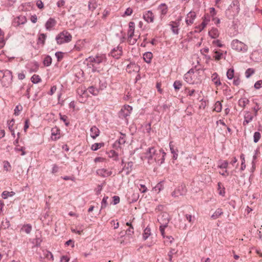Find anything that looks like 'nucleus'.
Masks as SVG:
<instances>
[{"instance_id": "43", "label": "nucleus", "mask_w": 262, "mask_h": 262, "mask_svg": "<svg viewBox=\"0 0 262 262\" xmlns=\"http://www.w3.org/2000/svg\"><path fill=\"white\" fill-rule=\"evenodd\" d=\"M3 164H4V169L6 171H9L11 170V166L8 161H5L3 162Z\"/></svg>"}, {"instance_id": "59", "label": "nucleus", "mask_w": 262, "mask_h": 262, "mask_svg": "<svg viewBox=\"0 0 262 262\" xmlns=\"http://www.w3.org/2000/svg\"><path fill=\"white\" fill-rule=\"evenodd\" d=\"M163 189V185L162 182L159 183L155 187L156 191L158 190L160 191L161 190Z\"/></svg>"}, {"instance_id": "21", "label": "nucleus", "mask_w": 262, "mask_h": 262, "mask_svg": "<svg viewBox=\"0 0 262 262\" xmlns=\"http://www.w3.org/2000/svg\"><path fill=\"white\" fill-rule=\"evenodd\" d=\"M56 25V21L52 18H49L46 23V29L50 30Z\"/></svg>"}, {"instance_id": "62", "label": "nucleus", "mask_w": 262, "mask_h": 262, "mask_svg": "<svg viewBox=\"0 0 262 262\" xmlns=\"http://www.w3.org/2000/svg\"><path fill=\"white\" fill-rule=\"evenodd\" d=\"M228 166V162L227 161H224L219 167L220 168H226Z\"/></svg>"}, {"instance_id": "33", "label": "nucleus", "mask_w": 262, "mask_h": 262, "mask_svg": "<svg viewBox=\"0 0 262 262\" xmlns=\"http://www.w3.org/2000/svg\"><path fill=\"white\" fill-rule=\"evenodd\" d=\"M151 234V230L150 228L147 227L144 230L143 233V238L144 240H146Z\"/></svg>"}, {"instance_id": "38", "label": "nucleus", "mask_w": 262, "mask_h": 262, "mask_svg": "<svg viewBox=\"0 0 262 262\" xmlns=\"http://www.w3.org/2000/svg\"><path fill=\"white\" fill-rule=\"evenodd\" d=\"M222 104H221V102L219 101L216 102V103H215V105H214V111H216V112H221L222 111Z\"/></svg>"}, {"instance_id": "53", "label": "nucleus", "mask_w": 262, "mask_h": 262, "mask_svg": "<svg viewBox=\"0 0 262 262\" xmlns=\"http://www.w3.org/2000/svg\"><path fill=\"white\" fill-rule=\"evenodd\" d=\"M169 147L171 154H173L174 152H178V150L177 149H174V145L172 144V141L169 143Z\"/></svg>"}, {"instance_id": "20", "label": "nucleus", "mask_w": 262, "mask_h": 262, "mask_svg": "<svg viewBox=\"0 0 262 262\" xmlns=\"http://www.w3.org/2000/svg\"><path fill=\"white\" fill-rule=\"evenodd\" d=\"M253 116L249 112H246L244 116V121L243 122V125H246L253 119Z\"/></svg>"}, {"instance_id": "10", "label": "nucleus", "mask_w": 262, "mask_h": 262, "mask_svg": "<svg viewBox=\"0 0 262 262\" xmlns=\"http://www.w3.org/2000/svg\"><path fill=\"white\" fill-rule=\"evenodd\" d=\"M143 18L147 23H152L154 22L155 15L151 10H147L143 13Z\"/></svg>"}, {"instance_id": "58", "label": "nucleus", "mask_w": 262, "mask_h": 262, "mask_svg": "<svg viewBox=\"0 0 262 262\" xmlns=\"http://www.w3.org/2000/svg\"><path fill=\"white\" fill-rule=\"evenodd\" d=\"M212 44L214 45L219 47H222L223 45L221 43L220 40H214L212 41Z\"/></svg>"}, {"instance_id": "32", "label": "nucleus", "mask_w": 262, "mask_h": 262, "mask_svg": "<svg viewBox=\"0 0 262 262\" xmlns=\"http://www.w3.org/2000/svg\"><path fill=\"white\" fill-rule=\"evenodd\" d=\"M15 193L13 191H4L2 194V196L4 199H6L8 197H12L15 195Z\"/></svg>"}, {"instance_id": "49", "label": "nucleus", "mask_w": 262, "mask_h": 262, "mask_svg": "<svg viewBox=\"0 0 262 262\" xmlns=\"http://www.w3.org/2000/svg\"><path fill=\"white\" fill-rule=\"evenodd\" d=\"M180 189V187H179L177 189H176L174 191L172 192V196L173 197H178L179 195H183V193H178V191H179Z\"/></svg>"}, {"instance_id": "56", "label": "nucleus", "mask_w": 262, "mask_h": 262, "mask_svg": "<svg viewBox=\"0 0 262 262\" xmlns=\"http://www.w3.org/2000/svg\"><path fill=\"white\" fill-rule=\"evenodd\" d=\"M256 106L253 108V110L254 112V116L257 115V112L260 109L259 104L257 103H255Z\"/></svg>"}, {"instance_id": "54", "label": "nucleus", "mask_w": 262, "mask_h": 262, "mask_svg": "<svg viewBox=\"0 0 262 262\" xmlns=\"http://www.w3.org/2000/svg\"><path fill=\"white\" fill-rule=\"evenodd\" d=\"M67 116L62 115L60 114V119L65 123L66 126H68L69 124V122L67 121Z\"/></svg>"}, {"instance_id": "16", "label": "nucleus", "mask_w": 262, "mask_h": 262, "mask_svg": "<svg viewBox=\"0 0 262 262\" xmlns=\"http://www.w3.org/2000/svg\"><path fill=\"white\" fill-rule=\"evenodd\" d=\"M135 31V23L134 22H129V30L128 31V41L131 43V39L134 35Z\"/></svg>"}, {"instance_id": "50", "label": "nucleus", "mask_w": 262, "mask_h": 262, "mask_svg": "<svg viewBox=\"0 0 262 262\" xmlns=\"http://www.w3.org/2000/svg\"><path fill=\"white\" fill-rule=\"evenodd\" d=\"M55 56L56 57L58 61H60L61 60V59L63 58V53L61 52H57L55 53Z\"/></svg>"}, {"instance_id": "41", "label": "nucleus", "mask_w": 262, "mask_h": 262, "mask_svg": "<svg viewBox=\"0 0 262 262\" xmlns=\"http://www.w3.org/2000/svg\"><path fill=\"white\" fill-rule=\"evenodd\" d=\"M255 72V70L252 68L248 69L245 72V76L246 78H249Z\"/></svg>"}, {"instance_id": "1", "label": "nucleus", "mask_w": 262, "mask_h": 262, "mask_svg": "<svg viewBox=\"0 0 262 262\" xmlns=\"http://www.w3.org/2000/svg\"><path fill=\"white\" fill-rule=\"evenodd\" d=\"M144 155L145 159L147 160L148 163L156 162L160 165L164 162L166 153L162 149L157 150L155 147H150L146 150Z\"/></svg>"}, {"instance_id": "22", "label": "nucleus", "mask_w": 262, "mask_h": 262, "mask_svg": "<svg viewBox=\"0 0 262 262\" xmlns=\"http://www.w3.org/2000/svg\"><path fill=\"white\" fill-rule=\"evenodd\" d=\"M209 35L212 38H216L219 36V31L217 29L212 28L208 32Z\"/></svg>"}, {"instance_id": "12", "label": "nucleus", "mask_w": 262, "mask_h": 262, "mask_svg": "<svg viewBox=\"0 0 262 262\" xmlns=\"http://www.w3.org/2000/svg\"><path fill=\"white\" fill-rule=\"evenodd\" d=\"M27 22V18L26 16L20 15L16 17L13 22V25L15 26H18L20 25H24Z\"/></svg>"}, {"instance_id": "31", "label": "nucleus", "mask_w": 262, "mask_h": 262, "mask_svg": "<svg viewBox=\"0 0 262 262\" xmlns=\"http://www.w3.org/2000/svg\"><path fill=\"white\" fill-rule=\"evenodd\" d=\"M223 214V212L222 209L221 208H218L216 210L214 213L211 215V218L213 220H215L217 219L219 216Z\"/></svg>"}, {"instance_id": "11", "label": "nucleus", "mask_w": 262, "mask_h": 262, "mask_svg": "<svg viewBox=\"0 0 262 262\" xmlns=\"http://www.w3.org/2000/svg\"><path fill=\"white\" fill-rule=\"evenodd\" d=\"M126 70L129 73L132 72L138 73L139 72L140 67L135 63H130L127 65Z\"/></svg>"}, {"instance_id": "35", "label": "nucleus", "mask_w": 262, "mask_h": 262, "mask_svg": "<svg viewBox=\"0 0 262 262\" xmlns=\"http://www.w3.org/2000/svg\"><path fill=\"white\" fill-rule=\"evenodd\" d=\"M121 136L119 138L118 140V143L119 145H123L126 142V135L120 133Z\"/></svg>"}, {"instance_id": "44", "label": "nucleus", "mask_w": 262, "mask_h": 262, "mask_svg": "<svg viewBox=\"0 0 262 262\" xmlns=\"http://www.w3.org/2000/svg\"><path fill=\"white\" fill-rule=\"evenodd\" d=\"M108 199V197L107 196L103 197L102 202H101V209L103 208H105L107 207V206L108 205L107 202Z\"/></svg>"}, {"instance_id": "8", "label": "nucleus", "mask_w": 262, "mask_h": 262, "mask_svg": "<svg viewBox=\"0 0 262 262\" xmlns=\"http://www.w3.org/2000/svg\"><path fill=\"white\" fill-rule=\"evenodd\" d=\"M194 70L191 69L184 75L185 81L189 84H193L195 82Z\"/></svg>"}, {"instance_id": "46", "label": "nucleus", "mask_w": 262, "mask_h": 262, "mask_svg": "<svg viewBox=\"0 0 262 262\" xmlns=\"http://www.w3.org/2000/svg\"><path fill=\"white\" fill-rule=\"evenodd\" d=\"M222 183L221 182H219L217 184L218 190H220L219 194L222 196H224L225 194V188L223 187V189H221Z\"/></svg>"}, {"instance_id": "15", "label": "nucleus", "mask_w": 262, "mask_h": 262, "mask_svg": "<svg viewBox=\"0 0 262 262\" xmlns=\"http://www.w3.org/2000/svg\"><path fill=\"white\" fill-rule=\"evenodd\" d=\"M179 21H172L170 23L169 26L171 27V30L172 33L174 34H178L179 33V27L180 26Z\"/></svg>"}, {"instance_id": "24", "label": "nucleus", "mask_w": 262, "mask_h": 262, "mask_svg": "<svg viewBox=\"0 0 262 262\" xmlns=\"http://www.w3.org/2000/svg\"><path fill=\"white\" fill-rule=\"evenodd\" d=\"M60 130L57 128H53L51 130L52 138L53 140H57L59 139L60 136H59Z\"/></svg>"}, {"instance_id": "63", "label": "nucleus", "mask_w": 262, "mask_h": 262, "mask_svg": "<svg viewBox=\"0 0 262 262\" xmlns=\"http://www.w3.org/2000/svg\"><path fill=\"white\" fill-rule=\"evenodd\" d=\"M113 204L116 205L120 202V198L118 196L115 195L113 197Z\"/></svg>"}, {"instance_id": "5", "label": "nucleus", "mask_w": 262, "mask_h": 262, "mask_svg": "<svg viewBox=\"0 0 262 262\" xmlns=\"http://www.w3.org/2000/svg\"><path fill=\"white\" fill-rule=\"evenodd\" d=\"M231 48L237 52H245L248 50V46L237 39H234L232 41Z\"/></svg>"}, {"instance_id": "60", "label": "nucleus", "mask_w": 262, "mask_h": 262, "mask_svg": "<svg viewBox=\"0 0 262 262\" xmlns=\"http://www.w3.org/2000/svg\"><path fill=\"white\" fill-rule=\"evenodd\" d=\"M14 120L13 119L8 121V128H9V130H11V129H13V126L14 125Z\"/></svg>"}, {"instance_id": "26", "label": "nucleus", "mask_w": 262, "mask_h": 262, "mask_svg": "<svg viewBox=\"0 0 262 262\" xmlns=\"http://www.w3.org/2000/svg\"><path fill=\"white\" fill-rule=\"evenodd\" d=\"M152 57V54L150 52H147L143 54V59L146 63H150Z\"/></svg>"}, {"instance_id": "14", "label": "nucleus", "mask_w": 262, "mask_h": 262, "mask_svg": "<svg viewBox=\"0 0 262 262\" xmlns=\"http://www.w3.org/2000/svg\"><path fill=\"white\" fill-rule=\"evenodd\" d=\"M195 17L196 14L194 12H189L187 15V17L186 18V23L188 25L192 24L194 22Z\"/></svg>"}, {"instance_id": "3", "label": "nucleus", "mask_w": 262, "mask_h": 262, "mask_svg": "<svg viewBox=\"0 0 262 262\" xmlns=\"http://www.w3.org/2000/svg\"><path fill=\"white\" fill-rule=\"evenodd\" d=\"M12 73L8 70H0V80L4 87L9 86L12 82Z\"/></svg>"}, {"instance_id": "9", "label": "nucleus", "mask_w": 262, "mask_h": 262, "mask_svg": "<svg viewBox=\"0 0 262 262\" xmlns=\"http://www.w3.org/2000/svg\"><path fill=\"white\" fill-rule=\"evenodd\" d=\"M122 55V48L119 46L112 50L109 54L110 56L117 59L120 58Z\"/></svg>"}, {"instance_id": "6", "label": "nucleus", "mask_w": 262, "mask_h": 262, "mask_svg": "<svg viewBox=\"0 0 262 262\" xmlns=\"http://www.w3.org/2000/svg\"><path fill=\"white\" fill-rule=\"evenodd\" d=\"M132 110L133 108L131 106L129 105H125L119 113V117L126 118L130 115Z\"/></svg>"}, {"instance_id": "52", "label": "nucleus", "mask_w": 262, "mask_h": 262, "mask_svg": "<svg viewBox=\"0 0 262 262\" xmlns=\"http://www.w3.org/2000/svg\"><path fill=\"white\" fill-rule=\"evenodd\" d=\"M134 228L132 225H130V227H129L126 230V234L128 235H132L134 234Z\"/></svg>"}, {"instance_id": "28", "label": "nucleus", "mask_w": 262, "mask_h": 262, "mask_svg": "<svg viewBox=\"0 0 262 262\" xmlns=\"http://www.w3.org/2000/svg\"><path fill=\"white\" fill-rule=\"evenodd\" d=\"M134 163L133 162H128L127 163V166H125L123 169L126 170V174H128L132 170L133 167Z\"/></svg>"}, {"instance_id": "61", "label": "nucleus", "mask_w": 262, "mask_h": 262, "mask_svg": "<svg viewBox=\"0 0 262 262\" xmlns=\"http://www.w3.org/2000/svg\"><path fill=\"white\" fill-rule=\"evenodd\" d=\"M215 56H214L215 59L216 60H219L221 59L222 56L223 54L222 53H220L218 51H215Z\"/></svg>"}, {"instance_id": "23", "label": "nucleus", "mask_w": 262, "mask_h": 262, "mask_svg": "<svg viewBox=\"0 0 262 262\" xmlns=\"http://www.w3.org/2000/svg\"><path fill=\"white\" fill-rule=\"evenodd\" d=\"M211 79L212 82L214 83L216 86H218L221 85L220 79L219 77L218 74L216 73H214L211 76Z\"/></svg>"}, {"instance_id": "2", "label": "nucleus", "mask_w": 262, "mask_h": 262, "mask_svg": "<svg viewBox=\"0 0 262 262\" xmlns=\"http://www.w3.org/2000/svg\"><path fill=\"white\" fill-rule=\"evenodd\" d=\"M85 60L88 61V66L90 68H92L93 71H95L100 67V64H105L107 58L106 54H97L95 56L89 57Z\"/></svg>"}, {"instance_id": "37", "label": "nucleus", "mask_w": 262, "mask_h": 262, "mask_svg": "<svg viewBox=\"0 0 262 262\" xmlns=\"http://www.w3.org/2000/svg\"><path fill=\"white\" fill-rule=\"evenodd\" d=\"M43 64L45 66L48 67L52 63V58L49 55L47 56L43 60Z\"/></svg>"}, {"instance_id": "64", "label": "nucleus", "mask_w": 262, "mask_h": 262, "mask_svg": "<svg viewBox=\"0 0 262 262\" xmlns=\"http://www.w3.org/2000/svg\"><path fill=\"white\" fill-rule=\"evenodd\" d=\"M70 258L66 255H63L60 258V262H69Z\"/></svg>"}, {"instance_id": "17", "label": "nucleus", "mask_w": 262, "mask_h": 262, "mask_svg": "<svg viewBox=\"0 0 262 262\" xmlns=\"http://www.w3.org/2000/svg\"><path fill=\"white\" fill-rule=\"evenodd\" d=\"M158 10L160 12L161 17H162L167 14L168 7L165 3H162L158 6Z\"/></svg>"}, {"instance_id": "4", "label": "nucleus", "mask_w": 262, "mask_h": 262, "mask_svg": "<svg viewBox=\"0 0 262 262\" xmlns=\"http://www.w3.org/2000/svg\"><path fill=\"white\" fill-rule=\"evenodd\" d=\"M72 38V35L67 31L64 30L56 36L55 39L57 44L61 45L70 42Z\"/></svg>"}, {"instance_id": "40", "label": "nucleus", "mask_w": 262, "mask_h": 262, "mask_svg": "<svg viewBox=\"0 0 262 262\" xmlns=\"http://www.w3.org/2000/svg\"><path fill=\"white\" fill-rule=\"evenodd\" d=\"M261 137V134L258 132L254 133L253 135V141L254 143H257Z\"/></svg>"}, {"instance_id": "57", "label": "nucleus", "mask_w": 262, "mask_h": 262, "mask_svg": "<svg viewBox=\"0 0 262 262\" xmlns=\"http://www.w3.org/2000/svg\"><path fill=\"white\" fill-rule=\"evenodd\" d=\"M133 13V9L129 7V8H127L125 12H124V15H126V16H130L131 15V14Z\"/></svg>"}, {"instance_id": "48", "label": "nucleus", "mask_w": 262, "mask_h": 262, "mask_svg": "<svg viewBox=\"0 0 262 262\" xmlns=\"http://www.w3.org/2000/svg\"><path fill=\"white\" fill-rule=\"evenodd\" d=\"M177 252L175 251L174 249H171L168 253V256L169 257V261L170 262H173L172 259V256L173 254H176Z\"/></svg>"}, {"instance_id": "27", "label": "nucleus", "mask_w": 262, "mask_h": 262, "mask_svg": "<svg viewBox=\"0 0 262 262\" xmlns=\"http://www.w3.org/2000/svg\"><path fill=\"white\" fill-rule=\"evenodd\" d=\"M87 91L94 96H97L99 93V90L93 86H89Z\"/></svg>"}, {"instance_id": "47", "label": "nucleus", "mask_w": 262, "mask_h": 262, "mask_svg": "<svg viewBox=\"0 0 262 262\" xmlns=\"http://www.w3.org/2000/svg\"><path fill=\"white\" fill-rule=\"evenodd\" d=\"M45 256L48 259H51L52 260H54L53 255L52 254V253L51 252H50L49 251H45Z\"/></svg>"}, {"instance_id": "18", "label": "nucleus", "mask_w": 262, "mask_h": 262, "mask_svg": "<svg viewBox=\"0 0 262 262\" xmlns=\"http://www.w3.org/2000/svg\"><path fill=\"white\" fill-rule=\"evenodd\" d=\"M249 102L250 101L249 99L246 97H243L238 100V105L239 106L242 108V110H244L246 105L249 103Z\"/></svg>"}, {"instance_id": "45", "label": "nucleus", "mask_w": 262, "mask_h": 262, "mask_svg": "<svg viewBox=\"0 0 262 262\" xmlns=\"http://www.w3.org/2000/svg\"><path fill=\"white\" fill-rule=\"evenodd\" d=\"M227 76L229 79H232L234 77V70L230 69L227 72Z\"/></svg>"}, {"instance_id": "55", "label": "nucleus", "mask_w": 262, "mask_h": 262, "mask_svg": "<svg viewBox=\"0 0 262 262\" xmlns=\"http://www.w3.org/2000/svg\"><path fill=\"white\" fill-rule=\"evenodd\" d=\"M22 110V106H19V105H17L15 109H14V114L15 115V116H18L19 114V112Z\"/></svg>"}, {"instance_id": "51", "label": "nucleus", "mask_w": 262, "mask_h": 262, "mask_svg": "<svg viewBox=\"0 0 262 262\" xmlns=\"http://www.w3.org/2000/svg\"><path fill=\"white\" fill-rule=\"evenodd\" d=\"M254 87L256 90L262 88V80L256 81L254 84Z\"/></svg>"}, {"instance_id": "29", "label": "nucleus", "mask_w": 262, "mask_h": 262, "mask_svg": "<svg viewBox=\"0 0 262 262\" xmlns=\"http://www.w3.org/2000/svg\"><path fill=\"white\" fill-rule=\"evenodd\" d=\"M46 37L47 36L45 34L41 33L39 34L38 38L37 44H41L42 46H43L45 43Z\"/></svg>"}, {"instance_id": "25", "label": "nucleus", "mask_w": 262, "mask_h": 262, "mask_svg": "<svg viewBox=\"0 0 262 262\" xmlns=\"http://www.w3.org/2000/svg\"><path fill=\"white\" fill-rule=\"evenodd\" d=\"M32 227L31 225L27 224L23 226L22 228H21V231L25 232L27 234H30L32 231Z\"/></svg>"}, {"instance_id": "30", "label": "nucleus", "mask_w": 262, "mask_h": 262, "mask_svg": "<svg viewBox=\"0 0 262 262\" xmlns=\"http://www.w3.org/2000/svg\"><path fill=\"white\" fill-rule=\"evenodd\" d=\"M97 7V4L95 0H90L89 2L88 8L89 9L93 11Z\"/></svg>"}, {"instance_id": "39", "label": "nucleus", "mask_w": 262, "mask_h": 262, "mask_svg": "<svg viewBox=\"0 0 262 262\" xmlns=\"http://www.w3.org/2000/svg\"><path fill=\"white\" fill-rule=\"evenodd\" d=\"M32 82L33 83H38L41 81L40 77L37 75H33L31 78Z\"/></svg>"}, {"instance_id": "19", "label": "nucleus", "mask_w": 262, "mask_h": 262, "mask_svg": "<svg viewBox=\"0 0 262 262\" xmlns=\"http://www.w3.org/2000/svg\"><path fill=\"white\" fill-rule=\"evenodd\" d=\"M90 136L93 139H95L99 135L100 131L99 129L95 126H93L90 129Z\"/></svg>"}, {"instance_id": "7", "label": "nucleus", "mask_w": 262, "mask_h": 262, "mask_svg": "<svg viewBox=\"0 0 262 262\" xmlns=\"http://www.w3.org/2000/svg\"><path fill=\"white\" fill-rule=\"evenodd\" d=\"M158 221L160 224V225H163L164 227H167L169 222V215L166 212H163L158 217Z\"/></svg>"}, {"instance_id": "36", "label": "nucleus", "mask_w": 262, "mask_h": 262, "mask_svg": "<svg viewBox=\"0 0 262 262\" xmlns=\"http://www.w3.org/2000/svg\"><path fill=\"white\" fill-rule=\"evenodd\" d=\"M104 145L103 143H96L93 144L91 146V149L94 151H96L98 149L100 148Z\"/></svg>"}, {"instance_id": "42", "label": "nucleus", "mask_w": 262, "mask_h": 262, "mask_svg": "<svg viewBox=\"0 0 262 262\" xmlns=\"http://www.w3.org/2000/svg\"><path fill=\"white\" fill-rule=\"evenodd\" d=\"M173 87L176 91H178L181 88L182 84V82L179 80H176L173 83Z\"/></svg>"}, {"instance_id": "34", "label": "nucleus", "mask_w": 262, "mask_h": 262, "mask_svg": "<svg viewBox=\"0 0 262 262\" xmlns=\"http://www.w3.org/2000/svg\"><path fill=\"white\" fill-rule=\"evenodd\" d=\"M110 158H114L115 161L118 160V154L114 150H111L108 152Z\"/></svg>"}, {"instance_id": "13", "label": "nucleus", "mask_w": 262, "mask_h": 262, "mask_svg": "<svg viewBox=\"0 0 262 262\" xmlns=\"http://www.w3.org/2000/svg\"><path fill=\"white\" fill-rule=\"evenodd\" d=\"M96 173L99 176L105 178L111 176L112 174V171L105 168H101L98 169Z\"/></svg>"}]
</instances>
